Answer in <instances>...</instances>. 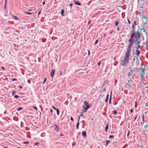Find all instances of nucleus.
<instances>
[{
  "mask_svg": "<svg viewBox=\"0 0 148 148\" xmlns=\"http://www.w3.org/2000/svg\"><path fill=\"white\" fill-rule=\"evenodd\" d=\"M131 32H132L131 35V37L130 39L129 40V44L128 46V47L131 48L133 43L134 42V38L136 40V41H137L138 39H140V35H143L142 33H140V31L139 30V29L135 32L134 29H133L131 31Z\"/></svg>",
  "mask_w": 148,
  "mask_h": 148,
  "instance_id": "nucleus-1",
  "label": "nucleus"
},
{
  "mask_svg": "<svg viewBox=\"0 0 148 148\" xmlns=\"http://www.w3.org/2000/svg\"><path fill=\"white\" fill-rule=\"evenodd\" d=\"M131 48V47H128L125 57L123 60L122 61V65L123 66H124L126 64H127L129 62V60H128V59L129 58L130 56Z\"/></svg>",
  "mask_w": 148,
  "mask_h": 148,
  "instance_id": "nucleus-2",
  "label": "nucleus"
},
{
  "mask_svg": "<svg viewBox=\"0 0 148 148\" xmlns=\"http://www.w3.org/2000/svg\"><path fill=\"white\" fill-rule=\"evenodd\" d=\"M84 104L86 105V107H83V108L86 110H87L90 108V106L88 104V102H87L86 101H84Z\"/></svg>",
  "mask_w": 148,
  "mask_h": 148,
  "instance_id": "nucleus-3",
  "label": "nucleus"
},
{
  "mask_svg": "<svg viewBox=\"0 0 148 148\" xmlns=\"http://www.w3.org/2000/svg\"><path fill=\"white\" fill-rule=\"evenodd\" d=\"M136 41L137 42V43L136 44L137 46L136 47H135V48L136 49H138L140 48V44L141 42V41H138V40L137 41Z\"/></svg>",
  "mask_w": 148,
  "mask_h": 148,
  "instance_id": "nucleus-4",
  "label": "nucleus"
},
{
  "mask_svg": "<svg viewBox=\"0 0 148 148\" xmlns=\"http://www.w3.org/2000/svg\"><path fill=\"white\" fill-rule=\"evenodd\" d=\"M74 3L76 5L80 6L81 5V3H79V1H76L75 0H74Z\"/></svg>",
  "mask_w": 148,
  "mask_h": 148,
  "instance_id": "nucleus-5",
  "label": "nucleus"
},
{
  "mask_svg": "<svg viewBox=\"0 0 148 148\" xmlns=\"http://www.w3.org/2000/svg\"><path fill=\"white\" fill-rule=\"evenodd\" d=\"M55 71L54 69H52V71L51 72V76L52 78H53L54 77V75L55 73Z\"/></svg>",
  "mask_w": 148,
  "mask_h": 148,
  "instance_id": "nucleus-6",
  "label": "nucleus"
},
{
  "mask_svg": "<svg viewBox=\"0 0 148 148\" xmlns=\"http://www.w3.org/2000/svg\"><path fill=\"white\" fill-rule=\"evenodd\" d=\"M54 129L56 131H59V128L58 126L56 125L55 124L54 125Z\"/></svg>",
  "mask_w": 148,
  "mask_h": 148,
  "instance_id": "nucleus-7",
  "label": "nucleus"
},
{
  "mask_svg": "<svg viewBox=\"0 0 148 148\" xmlns=\"http://www.w3.org/2000/svg\"><path fill=\"white\" fill-rule=\"evenodd\" d=\"M142 30H143V32H144L145 33V34H146V36H147V32L145 31V29H144V27H143V29H140V32H142Z\"/></svg>",
  "mask_w": 148,
  "mask_h": 148,
  "instance_id": "nucleus-8",
  "label": "nucleus"
},
{
  "mask_svg": "<svg viewBox=\"0 0 148 148\" xmlns=\"http://www.w3.org/2000/svg\"><path fill=\"white\" fill-rule=\"evenodd\" d=\"M126 84L129 87H131V84L130 83V81L129 80L127 81V82L126 83Z\"/></svg>",
  "mask_w": 148,
  "mask_h": 148,
  "instance_id": "nucleus-9",
  "label": "nucleus"
},
{
  "mask_svg": "<svg viewBox=\"0 0 148 148\" xmlns=\"http://www.w3.org/2000/svg\"><path fill=\"white\" fill-rule=\"evenodd\" d=\"M136 52H137V53L136 54L137 56L138 57L140 53V51L139 50H138V49H136Z\"/></svg>",
  "mask_w": 148,
  "mask_h": 148,
  "instance_id": "nucleus-10",
  "label": "nucleus"
},
{
  "mask_svg": "<svg viewBox=\"0 0 148 148\" xmlns=\"http://www.w3.org/2000/svg\"><path fill=\"white\" fill-rule=\"evenodd\" d=\"M82 134L84 137H86V132L85 131H83L82 133Z\"/></svg>",
  "mask_w": 148,
  "mask_h": 148,
  "instance_id": "nucleus-11",
  "label": "nucleus"
},
{
  "mask_svg": "<svg viewBox=\"0 0 148 148\" xmlns=\"http://www.w3.org/2000/svg\"><path fill=\"white\" fill-rule=\"evenodd\" d=\"M140 69H141L142 70V73H141L144 74V72L145 70V68H143L141 67V68H140Z\"/></svg>",
  "mask_w": 148,
  "mask_h": 148,
  "instance_id": "nucleus-12",
  "label": "nucleus"
},
{
  "mask_svg": "<svg viewBox=\"0 0 148 148\" xmlns=\"http://www.w3.org/2000/svg\"><path fill=\"white\" fill-rule=\"evenodd\" d=\"M13 18L15 20H19L17 16H14V15L13 16Z\"/></svg>",
  "mask_w": 148,
  "mask_h": 148,
  "instance_id": "nucleus-13",
  "label": "nucleus"
},
{
  "mask_svg": "<svg viewBox=\"0 0 148 148\" xmlns=\"http://www.w3.org/2000/svg\"><path fill=\"white\" fill-rule=\"evenodd\" d=\"M110 142V140H106V146H107L108 145V144Z\"/></svg>",
  "mask_w": 148,
  "mask_h": 148,
  "instance_id": "nucleus-14",
  "label": "nucleus"
},
{
  "mask_svg": "<svg viewBox=\"0 0 148 148\" xmlns=\"http://www.w3.org/2000/svg\"><path fill=\"white\" fill-rule=\"evenodd\" d=\"M64 10H62L61 11V14L62 16H64Z\"/></svg>",
  "mask_w": 148,
  "mask_h": 148,
  "instance_id": "nucleus-15",
  "label": "nucleus"
},
{
  "mask_svg": "<svg viewBox=\"0 0 148 148\" xmlns=\"http://www.w3.org/2000/svg\"><path fill=\"white\" fill-rule=\"evenodd\" d=\"M144 74H145L141 73V78L142 79H144Z\"/></svg>",
  "mask_w": 148,
  "mask_h": 148,
  "instance_id": "nucleus-16",
  "label": "nucleus"
},
{
  "mask_svg": "<svg viewBox=\"0 0 148 148\" xmlns=\"http://www.w3.org/2000/svg\"><path fill=\"white\" fill-rule=\"evenodd\" d=\"M108 128V124L105 127V130L106 132H107V130Z\"/></svg>",
  "mask_w": 148,
  "mask_h": 148,
  "instance_id": "nucleus-17",
  "label": "nucleus"
},
{
  "mask_svg": "<svg viewBox=\"0 0 148 148\" xmlns=\"http://www.w3.org/2000/svg\"><path fill=\"white\" fill-rule=\"evenodd\" d=\"M79 123L78 122L76 125V129H79Z\"/></svg>",
  "mask_w": 148,
  "mask_h": 148,
  "instance_id": "nucleus-18",
  "label": "nucleus"
},
{
  "mask_svg": "<svg viewBox=\"0 0 148 148\" xmlns=\"http://www.w3.org/2000/svg\"><path fill=\"white\" fill-rule=\"evenodd\" d=\"M133 25H134H134H137V24H136V21H134Z\"/></svg>",
  "mask_w": 148,
  "mask_h": 148,
  "instance_id": "nucleus-19",
  "label": "nucleus"
},
{
  "mask_svg": "<svg viewBox=\"0 0 148 148\" xmlns=\"http://www.w3.org/2000/svg\"><path fill=\"white\" fill-rule=\"evenodd\" d=\"M132 73H128L127 74V75L128 76H131L132 75Z\"/></svg>",
  "mask_w": 148,
  "mask_h": 148,
  "instance_id": "nucleus-20",
  "label": "nucleus"
},
{
  "mask_svg": "<svg viewBox=\"0 0 148 148\" xmlns=\"http://www.w3.org/2000/svg\"><path fill=\"white\" fill-rule=\"evenodd\" d=\"M119 23L118 21H116L115 22V25L116 26H117Z\"/></svg>",
  "mask_w": 148,
  "mask_h": 148,
  "instance_id": "nucleus-21",
  "label": "nucleus"
},
{
  "mask_svg": "<svg viewBox=\"0 0 148 148\" xmlns=\"http://www.w3.org/2000/svg\"><path fill=\"white\" fill-rule=\"evenodd\" d=\"M146 49L147 51H148V48L147 47H148V45H147V42L146 43Z\"/></svg>",
  "mask_w": 148,
  "mask_h": 148,
  "instance_id": "nucleus-22",
  "label": "nucleus"
},
{
  "mask_svg": "<svg viewBox=\"0 0 148 148\" xmlns=\"http://www.w3.org/2000/svg\"><path fill=\"white\" fill-rule=\"evenodd\" d=\"M113 112V114L114 115H116L117 113V112L116 111L114 110Z\"/></svg>",
  "mask_w": 148,
  "mask_h": 148,
  "instance_id": "nucleus-23",
  "label": "nucleus"
},
{
  "mask_svg": "<svg viewBox=\"0 0 148 148\" xmlns=\"http://www.w3.org/2000/svg\"><path fill=\"white\" fill-rule=\"evenodd\" d=\"M98 40H96L95 41V43L94 44V45H95L96 44H97V43H98Z\"/></svg>",
  "mask_w": 148,
  "mask_h": 148,
  "instance_id": "nucleus-24",
  "label": "nucleus"
},
{
  "mask_svg": "<svg viewBox=\"0 0 148 148\" xmlns=\"http://www.w3.org/2000/svg\"><path fill=\"white\" fill-rule=\"evenodd\" d=\"M57 111V113L58 115H59V111L58 109L57 110H56Z\"/></svg>",
  "mask_w": 148,
  "mask_h": 148,
  "instance_id": "nucleus-25",
  "label": "nucleus"
},
{
  "mask_svg": "<svg viewBox=\"0 0 148 148\" xmlns=\"http://www.w3.org/2000/svg\"><path fill=\"white\" fill-rule=\"evenodd\" d=\"M47 80V78H45L44 80V82H43V84H44L45 82H46Z\"/></svg>",
  "mask_w": 148,
  "mask_h": 148,
  "instance_id": "nucleus-26",
  "label": "nucleus"
},
{
  "mask_svg": "<svg viewBox=\"0 0 148 148\" xmlns=\"http://www.w3.org/2000/svg\"><path fill=\"white\" fill-rule=\"evenodd\" d=\"M23 108L21 107H20L17 109L18 111H19L20 110H22Z\"/></svg>",
  "mask_w": 148,
  "mask_h": 148,
  "instance_id": "nucleus-27",
  "label": "nucleus"
},
{
  "mask_svg": "<svg viewBox=\"0 0 148 148\" xmlns=\"http://www.w3.org/2000/svg\"><path fill=\"white\" fill-rule=\"evenodd\" d=\"M53 108L55 110H57L58 109L56 108L54 106H52Z\"/></svg>",
  "mask_w": 148,
  "mask_h": 148,
  "instance_id": "nucleus-28",
  "label": "nucleus"
},
{
  "mask_svg": "<svg viewBox=\"0 0 148 148\" xmlns=\"http://www.w3.org/2000/svg\"><path fill=\"white\" fill-rule=\"evenodd\" d=\"M14 97L15 98H18L19 97V96H18V95H15L14 96Z\"/></svg>",
  "mask_w": 148,
  "mask_h": 148,
  "instance_id": "nucleus-29",
  "label": "nucleus"
},
{
  "mask_svg": "<svg viewBox=\"0 0 148 148\" xmlns=\"http://www.w3.org/2000/svg\"><path fill=\"white\" fill-rule=\"evenodd\" d=\"M111 98L110 97L109 99V103L110 104L111 103Z\"/></svg>",
  "mask_w": 148,
  "mask_h": 148,
  "instance_id": "nucleus-30",
  "label": "nucleus"
},
{
  "mask_svg": "<svg viewBox=\"0 0 148 148\" xmlns=\"http://www.w3.org/2000/svg\"><path fill=\"white\" fill-rule=\"evenodd\" d=\"M144 127L145 128L147 129L148 127V125H145Z\"/></svg>",
  "mask_w": 148,
  "mask_h": 148,
  "instance_id": "nucleus-31",
  "label": "nucleus"
},
{
  "mask_svg": "<svg viewBox=\"0 0 148 148\" xmlns=\"http://www.w3.org/2000/svg\"><path fill=\"white\" fill-rule=\"evenodd\" d=\"M143 18H144L145 19H146V21L148 19V17L147 18L146 16H144V17H143Z\"/></svg>",
  "mask_w": 148,
  "mask_h": 148,
  "instance_id": "nucleus-32",
  "label": "nucleus"
},
{
  "mask_svg": "<svg viewBox=\"0 0 148 148\" xmlns=\"http://www.w3.org/2000/svg\"><path fill=\"white\" fill-rule=\"evenodd\" d=\"M114 137V136L112 135H110L109 137V138H112Z\"/></svg>",
  "mask_w": 148,
  "mask_h": 148,
  "instance_id": "nucleus-33",
  "label": "nucleus"
},
{
  "mask_svg": "<svg viewBox=\"0 0 148 148\" xmlns=\"http://www.w3.org/2000/svg\"><path fill=\"white\" fill-rule=\"evenodd\" d=\"M24 143L25 144H28L29 143V142L28 141H26V142H24Z\"/></svg>",
  "mask_w": 148,
  "mask_h": 148,
  "instance_id": "nucleus-34",
  "label": "nucleus"
},
{
  "mask_svg": "<svg viewBox=\"0 0 148 148\" xmlns=\"http://www.w3.org/2000/svg\"><path fill=\"white\" fill-rule=\"evenodd\" d=\"M35 145H38L39 144V143L38 142H36L35 144Z\"/></svg>",
  "mask_w": 148,
  "mask_h": 148,
  "instance_id": "nucleus-35",
  "label": "nucleus"
},
{
  "mask_svg": "<svg viewBox=\"0 0 148 148\" xmlns=\"http://www.w3.org/2000/svg\"><path fill=\"white\" fill-rule=\"evenodd\" d=\"M25 13L27 14H32V13H29V12H25Z\"/></svg>",
  "mask_w": 148,
  "mask_h": 148,
  "instance_id": "nucleus-36",
  "label": "nucleus"
},
{
  "mask_svg": "<svg viewBox=\"0 0 148 148\" xmlns=\"http://www.w3.org/2000/svg\"><path fill=\"white\" fill-rule=\"evenodd\" d=\"M16 93V92L15 91H13L12 92V95H14Z\"/></svg>",
  "mask_w": 148,
  "mask_h": 148,
  "instance_id": "nucleus-37",
  "label": "nucleus"
},
{
  "mask_svg": "<svg viewBox=\"0 0 148 148\" xmlns=\"http://www.w3.org/2000/svg\"><path fill=\"white\" fill-rule=\"evenodd\" d=\"M70 120L71 121H73L74 120H73V118L72 117H71L70 118Z\"/></svg>",
  "mask_w": 148,
  "mask_h": 148,
  "instance_id": "nucleus-38",
  "label": "nucleus"
},
{
  "mask_svg": "<svg viewBox=\"0 0 148 148\" xmlns=\"http://www.w3.org/2000/svg\"><path fill=\"white\" fill-rule=\"evenodd\" d=\"M12 80L13 81L17 80V79L16 78H13L12 79Z\"/></svg>",
  "mask_w": 148,
  "mask_h": 148,
  "instance_id": "nucleus-39",
  "label": "nucleus"
},
{
  "mask_svg": "<svg viewBox=\"0 0 148 148\" xmlns=\"http://www.w3.org/2000/svg\"><path fill=\"white\" fill-rule=\"evenodd\" d=\"M6 3H5H5L4 5V8H6Z\"/></svg>",
  "mask_w": 148,
  "mask_h": 148,
  "instance_id": "nucleus-40",
  "label": "nucleus"
},
{
  "mask_svg": "<svg viewBox=\"0 0 148 148\" xmlns=\"http://www.w3.org/2000/svg\"><path fill=\"white\" fill-rule=\"evenodd\" d=\"M1 68L3 70H5V68L4 67H3V66L1 67Z\"/></svg>",
  "mask_w": 148,
  "mask_h": 148,
  "instance_id": "nucleus-41",
  "label": "nucleus"
},
{
  "mask_svg": "<svg viewBox=\"0 0 148 148\" xmlns=\"http://www.w3.org/2000/svg\"><path fill=\"white\" fill-rule=\"evenodd\" d=\"M88 56H89L90 55V52L89 50H88Z\"/></svg>",
  "mask_w": 148,
  "mask_h": 148,
  "instance_id": "nucleus-42",
  "label": "nucleus"
},
{
  "mask_svg": "<svg viewBox=\"0 0 148 148\" xmlns=\"http://www.w3.org/2000/svg\"><path fill=\"white\" fill-rule=\"evenodd\" d=\"M109 94H107V95L106 98L108 99V97H109Z\"/></svg>",
  "mask_w": 148,
  "mask_h": 148,
  "instance_id": "nucleus-43",
  "label": "nucleus"
},
{
  "mask_svg": "<svg viewBox=\"0 0 148 148\" xmlns=\"http://www.w3.org/2000/svg\"><path fill=\"white\" fill-rule=\"evenodd\" d=\"M101 64V62H98L97 63V65L98 66H99Z\"/></svg>",
  "mask_w": 148,
  "mask_h": 148,
  "instance_id": "nucleus-44",
  "label": "nucleus"
},
{
  "mask_svg": "<svg viewBox=\"0 0 148 148\" xmlns=\"http://www.w3.org/2000/svg\"><path fill=\"white\" fill-rule=\"evenodd\" d=\"M137 118V115L135 116V117L134 118V121H135V120H136V119Z\"/></svg>",
  "mask_w": 148,
  "mask_h": 148,
  "instance_id": "nucleus-45",
  "label": "nucleus"
},
{
  "mask_svg": "<svg viewBox=\"0 0 148 148\" xmlns=\"http://www.w3.org/2000/svg\"><path fill=\"white\" fill-rule=\"evenodd\" d=\"M120 30V29L119 28V26H118L117 28V30L118 31H119Z\"/></svg>",
  "mask_w": 148,
  "mask_h": 148,
  "instance_id": "nucleus-46",
  "label": "nucleus"
},
{
  "mask_svg": "<svg viewBox=\"0 0 148 148\" xmlns=\"http://www.w3.org/2000/svg\"><path fill=\"white\" fill-rule=\"evenodd\" d=\"M127 20H128V23L129 24H130V23H131L130 21L129 20V19L128 18L127 19Z\"/></svg>",
  "mask_w": 148,
  "mask_h": 148,
  "instance_id": "nucleus-47",
  "label": "nucleus"
},
{
  "mask_svg": "<svg viewBox=\"0 0 148 148\" xmlns=\"http://www.w3.org/2000/svg\"><path fill=\"white\" fill-rule=\"evenodd\" d=\"M132 29H135L134 26V25H132Z\"/></svg>",
  "mask_w": 148,
  "mask_h": 148,
  "instance_id": "nucleus-48",
  "label": "nucleus"
},
{
  "mask_svg": "<svg viewBox=\"0 0 148 148\" xmlns=\"http://www.w3.org/2000/svg\"><path fill=\"white\" fill-rule=\"evenodd\" d=\"M33 108H34L36 110H37V108L36 107V106H34L33 107Z\"/></svg>",
  "mask_w": 148,
  "mask_h": 148,
  "instance_id": "nucleus-49",
  "label": "nucleus"
},
{
  "mask_svg": "<svg viewBox=\"0 0 148 148\" xmlns=\"http://www.w3.org/2000/svg\"><path fill=\"white\" fill-rule=\"evenodd\" d=\"M73 4L72 3H71L69 5V6L71 7L73 5Z\"/></svg>",
  "mask_w": 148,
  "mask_h": 148,
  "instance_id": "nucleus-50",
  "label": "nucleus"
},
{
  "mask_svg": "<svg viewBox=\"0 0 148 148\" xmlns=\"http://www.w3.org/2000/svg\"><path fill=\"white\" fill-rule=\"evenodd\" d=\"M108 99L106 98V100H105V102H108Z\"/></svg>",
  "mask_w": 148,
  "mask_h": 148,
  "instance_id": "nucleus-51",
  "label": "nucleus"
},
{
  "mask_svg": "<svg viewBox=\"0 0 148 148\" xmlns=\"http://www.w3.org/2000/svg\"><path fill=\"white\" fill-rule=\"evenodd\" d=\"M146 22H145L144 23V25H143V27H145V25L146 24Z\"/></svg>",
  "mask_w": 148,
  "mask_h": 148,
  "instance_id": "nucleus-52",
  "label": "nucleus"
},
{
  "mask_svg": "<svg viewBox=\"0 0 148 148\" xmlns=\"http://www.w3.org/2000/svg\"><path fill=\"white\" fill-rule=\"evenodd\" d=\"M112 92L111 91V92H110V97H112Z\"/></svg>",
  "mask_w": 148,
  "mask_h": 148,
  "instance_id": "nucleus-53",
  "label": "nucleus"
},
{
  "mask_svg": "<svg viewBox=\"0 0 148 148\" xmlns=\"http://www.w3.org/2000/svg\"><path fill=\"white\" fill-rule=\"evenodd\" d=\"M146 107H147L148 106V103L147 102L146 103V105L145 106Z\"/></svg>",
  "mask_w": 148,
  "mask_h": 148,
  "instance_id": "nucleus-54",
  "label": "nucleus"
},
{
  "mask_svg": "<svg viewBox=\"0 0 148 148\" xmlns=\"http://www.w3.org/2000/svg\"><path fill=\"white\" fill-rule=\"evenodd\" d=\"M83 115V113H82L79 116V117L80 116H82Z\"/></svg>",
  "mask_w": 148,
  "mask_h": 148,
  "instance_id": "nucleus-55",
  "label": "nucleus"
},
{
  "mask_svg": "<svg viewBox=\"0 0 148 148\" xmlns=\"http://www.w3.org/2000/svg\"><path fill=\"white\" fill-rule=\"evenodd\" d=\"M129 134H130V131H129V132H128V133L127 134V136L128 137V136H129Z\"/></svg>",
  "mask_w": 148,
  "mask_h": 148,
  "instance_id": "nucleus-56",
  "label": "nucleus"
},
{
  "mask_svg": "<svg viewBox=\"0 0 148 148\" xmlns=\"http://www.w3.org/2000/svg\"><path fill=\"white\" fill-rule=\"evenodd\" d=\"M137 106V104L136 103V102L135 103V107H136Z\"/></svg>",
  "mask_w": 148,
  "mask_h": 148,
  "instance_id": "nucleus-57",
  "label": "nucleus"
},
{
  "mask_svg": "<svg viewBox=\"0 0 148 148\" xmlns=\"http://www.w3.org/2000/svg\"><path fill=\"white\" fill-rule=\"evenodd\" d=\"M19 86V88H20L21 89L22 88V86H21L20 85V86Z\"/></svg>",
  "mask_w": 148,
  "mask_h": 148,
  "instance_id": "nucleus-58",
  "label": "nucleus"
},
{
  "mask_svg": "<svg viewBox=\"0 0 148 148\" xmlns=\"http://www.w3.org/2000/svg\"><path fill=\"white\" fill-rule=\"evenodd\" d=\"M130 112L131 113H132L133 112V110L132 109H131L130 110Z\"/></svg>",
  "mask_w": 148,
  "mask_h": 148,
  "instance_id": "nucleus-59",
  "label": "nucleus"
},
{
  "mask_svg": "<svg viewBox=\"0 0 148 148\" xmlns=\"http://www.w3.org/2000/svg\"><path fill=\"white\" fill-rule=\"evenodd\" d=\"M45 4V1L43 2L42 3V4L43 5H44Z\"/></svg>",
  "mask_w": 148,
  "mask_h": 148,
  "instance_id": "nucleus-60",
  "label": "nucleus"
},
{
  "mask_svg": "<svg viewBox=\"0 0 148 148\" xmlns=\"http://www.w3.org/2000/svg\"><path fill=\"white\" fill-rule=\"evenodd\" d=\"M142 121H143V124L144 123V121H145L144 119H143Z\"/></svg>",
  "mask_w": 148,
  "mask_h": 148,
  "instance_id": "nucleus-61",
  "label": "nucleus"
},
{
  "mask_svg": "<svg viewBox=\"0 0 148 148\" xmlns=\"http://www.w3.org/2000/svg\"><path fill=\"white\" fill-rule=\"evenodd\" d=\"M60 136H63V134L62 133H61L60 135Z\"/></svg>",
  "mask_w": 148,
  "mask_h": 148,
  "instance_id": "nucleus-62",
  "label": "nucleus"
},
{
  "mask_svg": "<svg viewBox=\"0 0 148 148\" xmlns=\"http://www.w3.org/2000/svg\"><path fill=\"white\" fill-rule=\"evenodd\" d=\"M142 119H144V114H143V115H142Z\"/></svg>",
  "mask_w": 148,
  "mask_h": 148,
  "instance_id": "nucleus-63",
  "label": "nucleus"
},
{
  "mask_svg": "<svg viewBox=\"0 0 148 148\" xmlns=\"http://www.w3.org/2000/svg\"><path fill=\"white\" fill-rule=\"evenodd\" d=\"M40 13H41V12H40V11L38 12V15H39V14H40Z\"/></svg>",
  "mask_w": 148,
  "mask_h": 148,
  "instance_id": "nucleus-64",
  "label": "nucleus"
}]
</instances>
